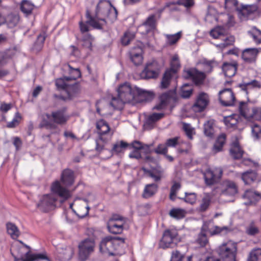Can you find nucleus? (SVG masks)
I'll return each instance as SVG.
<instances>
[{"instance_id":"1","label":"nucleus","mask_w":261,"mask_h":261,"mask_svg":"<svg viewBox=\"0 0 261 261\" xmlns=\"http://www.w3.org/2000/svg\"><path fill=\"white\" fill-rule=\"evenodd\" d=\"M51 193L41 195L37 204V208L43 212H47L56 206L58 197L63 202L71 196V193L66 187L62 186L58 180L54 181L50 188Z\"/></svg>"},{"instance_id":"2","label":"nucleus","mask_w":261,"mask_h":261,"mask_svg":"<svg viewBox=\"0 0 261 261\" xmlns=\"http://www.w3.org/2000/svg\"><path fill=\"white\" fill-rule=\"evenodd\" d=\"M117 97H113L110 105L115 109L121 110L125 103L135 104L137 87L132 86L128 83L119 86L117 90Z\"/></svg>"},{"instance_id":"3","label":"nucleus","mask_w":261,"mask_h":261,"mask_svg":"<svg viewBox=\"0 0 261 261\" xmlns=\"http://www.w3.org/2000/svg\"><path fill=\"white\" fill-rule=\"evenodd\" d=\"M125 239L120 237H112L108 236L103 238L99 245V251L109 256L115 255L117 252L116 251L119 249V247L123 246Z\"/></svg>"},{"instance_id":"4","label":"nucleus","mask_w":261,"mask_h":261,"mask_svg":"<svg viewBox=\"0 0 261 261\" xmlns=\"http://www.w3.org/2000/svg\"><path fill=\"white\" fill-rule=\"evenodd\" d=\"M210 35L214 38H220L222 40L221 43L216 45L217 47L221 49L232 45L234 42V37L228 35L227 29L222 27L215 28L210 32Z\"/></svg>"},{"instance_id":"5","label":"nucleus","mask_w":261,"mask_h":261,"mask_svg":"<svg viewBox=\"0 0 261 261\" xmlns=\"http://www.w3.org/2000/svg\"><path fill=\"white\" fill-rule=\"evenodd\" d=\"M95 247L93 239L87 238L82 241L78 245V260L86 261L94 252Z\"/></svg>"},{"instance_id":"6","label":"nucleus","mask_w":261,"mask_h":261,"mask_svg":"<svg viewBox=\"0 0 261 261\" xmlns=\"http://www.w3.org/2000/svg\"><path fill=\"white\" fill-rule=\"evenodd\" d=\"M237 244L228 241L221 245L218 250L219 256L223 261H236Z\"/></svg>"},{"instance_id":"7","label":"nucleus","mask_w":261,"mask_h":261,"mask_svg":"<svg viewBox=\"0 0 261 261\" xmlns=\"http://www.w3.org/2000/svg\"><path fill=\"white\" fill-rule=\"evenodd\" d=\"M178 241V233L176 229H166L160 241L159 246L163 249L173 247Z\"/></svg>"},{"instance_id":"8","label":"nucleus","mask_w":261,"mask_h":261,"mask_svg":"<svg viewBox=\"0 0 261 261\" xmlns=\"http://www.w3.org/2000/svg\"><path fill=\"white\" fill-rule=\"evenodd\" d=\"M96 128L99 135V138L96 140V150L98 151H101L104 147V144L107 142L108 140L102 137L110 130V127L108 123L103 120H100L96 123Z\"/></svg>"},{"instance_id":"9","label":"nucleus","mask_w":261,"mask_h":261,"mask_svg":"<svg viewBox=\"0 0 261 261\" xmlns=\"http://www.w3.org/2000/svg\"><path fill=\"white\" fill-rule=\"evenodd\" d=\"M223 171L220 168H216L214 170L210 168L203 173L205 183L210 186L216 184L221 177Z\"/></svg>"},{"instance_id":"10","label":"nucleus","mask_w":261,"mask_h":261,"mask_svg":"<svg viewBox=\"0 0 261 261\" xmlns=\"http://www.w3.org/2000/svg\"><path fill=\"white\" fill-rule=\"evenodd\" d=\"M65 79L60 78L56 81V86L59 89H62L65 91L69 99H71L77 93V86L76 85H68Z\"/></svg>"},{"instance_id":"11","label":"nucleus","mask_w":261,"mask_h":261,"mask_svg":"<svg viewBox=\"0 0 261 261\" xmlns=\"http://www.w3.org/2000/svg\"><path fill=\"white\" fill-rule=\"evenodd\" d=\"M154 14L149 16L146 20L138 28V32L141 34H146L156 29V20Z\"/></svg>"},{"instance_id":"12","label":"nucleus","mask_w":261,"mask_h":261,"mask_svg":"<svg viewBox=\"0 0 261 261\" xmlns=\"http://www.w3.org/2000/svg\"><path fill=\"white\" fill-rule=\"evenodd\" d=\"M159 71V69L156 62L148 63L141 72L140 77L143 79H154L158 77Z\"/></svg>"},{"instance_id":"13","label":"nucleus","mask_w":261,"mask_h":261,"mask_svg":"<svg viewBox=\"0 0 261 261\" xmlns=\"http://www.w3.org/2000/svg\"><path fill=\"white\" fill-rule=\"evenodd\" d=\"M219 96L220 101L223 106L229 107L234 104L236 98L231 89L226 88L220 91Z\"/></svg>"},{"instance_id":"14","label":"nucleus","mask_w":261,"mask_h":261,"mask_svg":"<svg viewBox=\"0 0 261 261\" xmlns=\"http://www.w3.org/2000/svg\"><path fill=\"white\" fill-rule=\"evenodd\" d=\"M210 102L208 94L204 92H200L197 97L196 101L193 106V110L195 112L203 111L208 106Z\"/></svg>"},{"instance_id":"15","label":"nucleus","mask_w":261,"mask_h":261,"mask_svg":"<svg viewBox=\"0 0 261 261\" xmlns=\"http://www.w3.org/2000/svg\"><path fill=\"white\" fill-rule=\"evenodd\" d=\"M202 232L209 233L211 236L217 235L220 234L224 230H227L228 229L227 227H219L215 225L214 223L211 221H205L201 228Z\"/></svg>"},{"instance_id":"16","label":"nucleus","mask_w":261,"mask_h":261,"mask_svg":"<svg viewBox=\"0 0 261 261\" xmlns=\"http://www.w3.org/2000/svg\"><path fill=\"white\" fill-rule=\"evenodd\" d=\"M186 76L190 78L196 85H200L204 83L206 77L204 72L200 71L195 68H191L186 71Z\"/></svg>"},{"instance_id":"17","label":"nucleus","mask_w":261,"mask_h":261,"mask_svg":"<svg viewBox=\"0 0 261 261\" xmlns=\"http://www.w3.org/2000/svg\"><path fill=\"white\" fill-rule=\"evenodd\" d=\"M238 192V186L233 181L225 180L221 186V192L225 195L233 196Z\"/></svg>"},{"instance_id":"18","label":"nucleus","mask_w":261,"mask_h":261,"mask_svg":"<svg viewBox=\"0 0 261 261\" xmlns=\"http://www.w3.org/2000/svg\"><path fill=\"white\" fill-rule=\"evenodd\" d=\"M111 4L106 1H100L97 5L95 13V17L100 21V16L106 17L108 14V12L111 9Z\"/></svg>"},{"instance_id":"19","label":"nucleus","mask_w":261,"mask_h":261,"mask_svg":"<svg viewBox=\"0 0 261 261\" xmlns=\"http://www.w3.org/2000/svg\"><path fill=\"white\" fill-rule=\"evenodd\" d=\"M174 98L175 93L173 91H170L163 93L160 97V103L156 105L154 109L157 110L163 109L168 103L174 100Z\"/></svg>"},{"instance_id":"20","label":"nucleus","mask_w":261,"mask_h":261,"mask_svg":"<svg viewBox=\"0 0 261 261\" xmlns=\"http://www.w3.org/2000/svg\"><path fill=\"white\" fill-rule=\"evenodd\" d=\"M137 92L135 98V104L141 103L144 101H149L151 100L154 96L152 92L145 91L137 87Z\"/></svg>"},{"instance_id":"21","label":"nucleus","mask_w":261,"mask_h":261,"mask_svg":"<svg viewBox=\"0 0 261 261\" xmlns=\"http://www.w3.org/2000/svg\"><path fill=\"white\" fill-rule=\"evenodd\" d=\"M65 109L52 112L51 116L53 119L54 124H64L68 119V116L65 113Z\"/></svg>"},{"instance_id":"22","label":"nucleus","mask_w":261,"mask_h":261,"mask_svg":"<svg viewBox=\"0 0 261 261\" xmlns=\"http://www.w3.org/2000/svg\"><path fill=\"white\" fill-rule=\"evenodd\" d=\"M143 50L140 47L132 48L129 51V57L131 61L136 65H139L143 62Z\"/></svg>"},{"instance_id":"23","label":"nucleus","mask_w":261,"mask_h":261,"mask_svg":"<svg viewBox=\"0 0 261 261\" xmlns=\"http://www.w3.org/2000/svg\"><path fill=\"white\" fill-rule=\"evenodd\" d=\"M258 53V50L256 48H246L242 51V58L246 63H253L255 61Z\"/></svg>"},{"instance_id":"24","label":"nucleus","mask_w":261,"mask_h":261,"mask_svg":"<svg viewBox=\"0 0 261 261\" xmlns=\"http://www.w3.org/2000/svg\"><path fill=\"white\" fill-rule=\"evenodd\" d=\"M164 116L163 113H154L148 116L145 121L144 127L145 129H151L153 128L156 121L160 120Z\"/></svg>"},{"instance_id":"25","label":"nucleus","mask_w":261,"mask_h":261,"mask_svg":"<svg viewBox=\"0 0 261 261\" xmlns=\"http://www.w3.org/2000/svg\"><path fill=\"white\" fill-rule=\"evenodd\" d=\"M61 181L66 187L71 186L74 181L73 171L69 169L64 170L61 174Z\"/></svg>"},{"instance_id":"26","label":"nucleus","mask_w":261,"mask_h":261,"mask_svg":"<svg viewBox=\"0 0 261 261\" xmlns=\"http://www.w3.org/2000/svg\"><path fill=\"white\" fill-rule=\"evenodd\" d=\"M86 17L87 18V20L86 21L87 23H89V24L95 29H101L106 24V21L105 19L102 18L100 19V22H99L98 19L96 20L91 16L89 10L86 11Z\"/></svg>"},{"instance_id":"27","label":"nucleus","mask_w":261,"mask_h":261,"mask_svg":"<svg viewBox=\"0 0 261 261\" xmlns=\"http://www.w3.org/2000/svg\"><path fill=\"white\" fill-rule=\"evenodd\" d=\"M73 254V249L70 247L61 248L58 250V258L61 261H68L72 257Z\"/></svg>"},{"instance_id":"28","label":"nucleus","mask_w":261,"mask_h":261,"mask_svg":"<svg viewBox=\"0 0 261 261\" xmlns=\"http://www.w3.org/2000/svg\"><path fill=\"white\" fill-rule=\"evenodd\" d=\"M239 87L242 91L244 92L246 95H248L249 90L253 88H260L261 85L258 81L253 80L249 82H243L239 85Z\"/></svg>"},{"instance_id":"29","label":"nucleus","mask_w":261,"mask_h":261,"mask_svg":"<svg viewBox=\"0 0 261 261\" xmlns=\"http://www.w3.org/2000/svg\"><path fill=\"white\" fill-rule=\"evenodd\" d=\"M239 87L242 91L244 92L246 95H248L249 90L253 88H260L261 85L258 81L253 80L249 82H243L239 85Z\"/></svg>"},{"instance_id":"30","label":"nucleus","mask_w":261,"mask_h":261,"mask_svg":"<svg viewBox=\"0 0 261 261\" xmlns=\"http://www.w3.org/2000/svg\"><path fill=\"white\" fill-rule=\"evenodd\" d=\"M125 221H118L117 223L108 222L107 227L111 233L113 234H120L122 232L123 230V226Z\"/></svg>"},{"instance_id":"31","label":"nucleus","mask_w":261,"mask_h":261,"mask_svg":"<svg viewBox=\"0 0 261 261\" xmlns=\"http://www.w3.org/2000/svg\"><path fill=\"white\" fill-rule=\"evenodd\" d=\"M239 111L242 116L246 119L250 120L253 119L254 112H253V108H249L244 102H241L239 105Z\"/></svg>"},{"instance_id":"32","label":"nucleus","mask_w":261,"mask_h":261,"mask_svg":"<svg viewBox=\"0 0 261 261\" xmlns=\"http://www.w3.org/2000/svg\"><path fill=\"white\" fill-rule=\"evenodd\" d=\"M158 190V186L155 184L146 185L144 189L142 196L145 199L149 198L154 196Z\"/></svg>"},{"instance_id":"33","label":"nucleus","mask_w":261,"mask_h":261,"mask_svg":"<svg viewBox=\"0 0 261 261\" xmlns=\"http://www.w3.org/2000/svg\"><path fill=\"white\" fill-rule=\"evenodd\" d=\"M229 152L231 156L235 160L241 159L244 153V150L237 142L232 143Z\"/></svg>"},{"instance_id":"34","label":"nucleus","mask_w":261,"mask_h":261,"mask_svg":"<svg viewBox=\"0 0 261 261\" xmlns=\"http://www.w3.org/2000/svg\"><path fill=\"white\" fill-rule=\"evenodd\" d=\"M77 211L72 209L73 211L76 213V215L81 218H84L89 214L90 207L88 205H85L84 202L79 200V203H75Z\"/></svg>"},{"instance_id":"35","label":"nucleus","mask_w":261,"mask_h":261,"mask_svg":"<svg viewBox=\"0 0 261 261\" xmlns=\"http://www.w3.org/2000/svg\"><path fill=\"white\" fill-rule=\"evenodd\" d=\"M42 120L39 124V127H45L48 129H53L56 127L54 124L51 114L46 113L42 115Z\"/></svg>"},{"instance_id":"36","label":"nucleus","mask_w":261,"mask_h":261,"mask_svg":"<svg viewBox=\"0 0 261 261\" xmlns=\"http://www.w3.org/2000/svg\"><path fill=\"white\" fill-rule=\"evenodd\" d=\"M237 64L236 63H224L222 66V70L226 76L231 77L234 76L237 72Z\"/></svg>"},{"instance_id":"37","label":"nucleus","mask_w":261,"mask_h":261,"mask_svg":"<svg viewBox=\"0 0 261 261\" xmlns=\"http://www.w3.org/2000/svg\"><path fill=\"white\" fill-rule=\"evenodd\" d=\"M5 23L10 28L16 27L20 21V17L17 14H10L5 17Z\"/></svg>"},{"instance_id":"38","label":"nucleus","mask_w":261,"mask_h":261,"mask_svg":"<svg viewBox=\"0 0 261 261\" xmlns=\"http://www.w3.org/2000/svg\"><path fill=\"white\" fill-rule=\"evenodd\" d=\"M43 260L50 261L48 257L45 254H30L29 252H27L25 258L23 259V261H40Z\"/></svg>"},{"instance_id":"39","label":"nucleus","mask_w":261,"mask_h":261,"mask_svg":"<svg viewBox=\"0 0 261 261\" xmlns=\"http://www.w3.org/2000/svg\"><path fill=\"white\" fill-rule=\"evenodd\" d=\"M257 174L253 170H248L242 173V179L245 184H250L256 178Z\"/></svg>"},{"instance_id":"40","label":"nucleus","mask_w":261,"mask_h":261,"mask_svg":"<svg viewBox=\"0 0 261 261\" xmlns=\"http://www.w3.org/2000/svg\"><path fill=\"white\" fill-rule=\"evenodd\" d=\"M7 231L8 233L13 239H16L19 236L20 233L19 229L15 224L11 222L6 224Z\"/></svg>"},{"instance_id":"41","label":"nucleus","mask_w":261,"mask_h":261,"mask_svg":"<svg viewBox=\"0 0 261 261\" xmlns=\"http://www.w3.org/2000/svg\"><path fill=\"white\" fill-rule=\"evenodd\" d=\"M226 135L224 134H221L217 139L215 143L213 151L216 153L218 152L222 151L224 144L225 143Z\"/></svg>"},{"instance_id":"42","label":"nucleus","mask_w":261,"mask_h":261,"mask_svg":"<svg viewBox=\"0 0 261 261\" xmlns=\"http://www.w3.org/2000/svg\"><path fill=\"white\" fill-rule=\"evenodd\" d=\"M175 73L172 72L171 70H166L164 73L162 81L161 87L163 89L167 88L170 84L171 80Z\"/></svg>"},{"instance_id":"43","label":"nucleus","mask_w":261,"mask_h":261,"mask_svg":"<svg viewBox=\"0 0 261 261\" xmlns=\"http://www.w3.org/2000/svg\"><path fill=\"white\" fill-rule=\"evenodd\" d=\"M128 146L129 144L123 141H118L113 145L112 151L117 154L121 153L128 148Z\"/></svg>"},{"instance_id":"44","label":"nucleus","mask_w":261,"mask_h":261,"mask_svg":"<svg viewBox=\"0 0 261 261\" xmlns=\"http://www.w3.org/2000/svg\"><path fill=\"white\" fill-rule=\"evenodd\" d=\"M166 44L168 45H172L176 44L181 37V32H178L174 34L165 35Z\"/></svg>"},{"instance_id":"45","label":"nucleus","mask_w":261,"mask_h":261,"mask_svg":"<svg viewBox=\"0 0 261 261\" xmlns=\"http://www.w3.org/2000/svg\"><path fill=\"white\" fill-rule=\"evenodd\" d=\"M45 38L46 35L45 33H44L40 34L38 36L37 40L33 47V49L34 51L38 52L42 49L44 45V42L45 40Z\"/></svg>"},{"instance_id":"46","label":"nucleus","mask_w":261,"mask_h":261,"mask_svg":"<svg viewBox=\"0 0 261 261\" xmlns=\"http://www.w3.org/2000/svg\"><path fill=\"white\" fill-rule=\"evenodd\" d=\"M186 212L184 209L180 208H173L169 212V215L175 219H180L186 216Z\"/></svg>"},{"instance_id":"47","label":"nucleus","mask_w":261,"mask_h":261,"mask_svg":"<svg viewBox=\"0 0 261 261\" xmlns=\"http://www.w3.org/2000/svg\"><path fill=\"white\" fill-rule=\"evenodd\" d=\"M239 116L237 115L233 114L224 117V122L228 127L235 126L238 122Z\"/></svg>"},{"instance_id":"48","label":"nucleus","mask_w":261,"mask_h":261,"mask_svg":"<svg viewBox=\"0 0 261 261\" xmlns=\"http://www.w3.org/2000/svg\"><path fill=\"white\" fill-rule=\"evenodd\" d=\"M34 5L27 0H23L20 5L21 11L26 15L32 13L34 9Z\"/></svg>"},{"instance_id":"49","label":"nucleus","mask_w":261,"mask_h":261,"mask_svg":"<svg viewBox=\"0 0 261 261\" xmlns=\"http://www.w3.org/2000/svg\"><path fill=\"white\" fill-rule=\"evenodd\" d=\"M68 67L69 68V74L70 76H65V79L67 81L70 80H76L81 76V73L79 68H74L71 66L70 65L68 64Z\"/></svg>"},{"instance_id":"50","label":"nucleus","mask_w":261,"mask_h":261,"mask_svg":"<svg viewBox=\"0 0 261 261\" xmlns=\"http://www.w3.org/2000/svg\"><path fill=\"white\" fill-rule=\"evenodd\" d=\"M149 176L152 178L154 181H160L163 176L164 170L163 169H154L151 171H148Z\"/></svg>"},{"instance_id":"51","label":"nucleus","mask_w":261,"mask_h":261,"mask_svg":"<svg viewBox=\"0 0 261 261\" xmlns=\"http://www.w3.org/2000/svg\"><path fill=\"white\" fill-rule=\"evenodd\" d=\"M171 68L168 70H171L172 72L175 74L177 70L179 68L180 65L179 58L177 55H174L170 62Z\"/></svg>"},{"instance_id":"52","label":"nucleus","mask_w":261,"mask_h":261,"mask_svg":"<svg viewBox=\"0 0 261 261\" xmlns=\"http://www.w3.org/2000/svg\"><path fill=\"white\" fill-rule=\"evenodd\" d=\"M248 261H261V249L252 250L249 253Z\"/></svg>"},{"instance_id":"53","label":"nucleus","mask_w":261,"mask_h":261,"mask_svg":"<svg viewBox=\"0 0 261 261\" xmlns=\"http://www.w3.org/2000/svg\"><path fill=\"white\" fill-rule=\"evenodd\" d=\"M249 34L252 37L253 41L257 44L261 43V31L256 28H253Z\"/></svg>"},{"instance_id":"54","label":"nucleus","mask_w":261,"mask_h":261,"mask_svg":"<svg viewBox=\"0 0 261 261\" xmlns=\"http://www.w3.org/2000/svg\"><path fill=\"white\" fill-rule=\"evenodd\" d=\"M204 132L206 136L212 137L214 134L213 122L207 121L204 124Z\"/></svg>"},{"instance_id":"55","label":"nucleus","mask_w":261,"mask_h":261,"mask_svg":"<svg viewBox=\"0 0 261 261\" xmlns=\"http://www.w3.org/2000/svg\"><path fill=\"white\" fill-rule=\"evenodd\" d=\"M135 38V34L129 31L126 32L122 37L121 41L124 45H128Z\"/></svg>"},{"instance_id":"56","label":"nucleus","mask_w":261,"mask_h":261,"mask_svg":"<svg viewBox=\"0 0 261 261\" xmlns=\"http://www.w3.org/2000/svg\"><path fill=\"white\" fill-rule=\"evenodd\" d=\"M225 21L223 22V25L222 26L224 28H229L234 24V20L233 17L230 14H225L223 15Z\"/></svg>"},{"instance_id":"57","label":"nucleus","mask_w":261,"mask_h":261,"mask_svg":"<svg viewBox=\"0 0 261 261\" xmlns=\"http://www.w3.org/2000/svg\"><path fill=\"white\" fill-rule=\"evenodd\" d=\"M197 242L201 247L205 246L208 243V239L206 233L204 232H202L201 230V232L199 234L197 239Z\"/></svg>"},{"instance_id":"58","label":"nucleus","mask_w":261,"mask_h":261,"mask_svg":"<svg viewBox=\"0 0 261 261\" xmlns=\"http://www.w3.org/2000/svg\"><path fill=\"white\" fill-rule=\"evenodd\" d=\"M181 186L180 184L178 182H175L170 189V198L172 200H174L175 199L176 194L177 191L179 190Z\"/></svg>"},{"instance_id":"59","label":"nucleus","mask_w":261,"mask_h":261,"mask_svg":"<svg viewBox=\"0 0 261 261\" xmlns=\"http://www.w3.org/2000/svg\"><path fill=\"white\" fill-rule=\"evenodd\" d=\"M154 151L158 154L166 155L168 152V148L165 144H160L154 149Z\"/></svg>"},{"instance_id":"60","label":"nucleus","mask_w":261,"mask_h":261,"mask_svg":"<svg viewBox=\"0 0 261 261\" xmlns=\"http://www.w3.org/2000/svg\"><path fill=\"white\" fill-rule=\"evenodd\" d=\"M118 12L116 9L113 7L111 6V9L109 10L108 14L106 15V16L112 21L116 20L117 18Z\"/></svg>"},{"instance_id":"61","label":"nucleus","mask_w":261,"mask_h":261,"mask_svg":"<svg viewBox=\"0 0 261 261\" xmlns=\"http://www.w3.org/2000/svg\"><path fill=\"white\" fill-rule=\"evenodd\" d=\"M186 196L184 198H181L188 203L193 204L196 201V195L194 193H185Z\"/></svg>"},{"instance_id":"62","label":"nucleus","mask_w":261,"mask_h":261,"mask_svg":"<svg viewBox=\"0 0 261 261\" xmlns=\"http://www.w3.org/2000/svg\"><path fill=\"white\" fill-rule=\"evenodd\" d=\"M94 38L90 34L86 35L84 39V46L89 48L92 49V43L94 41Z\"/></svg>"},{"instance_id":"63","label":"nucleus","mask_w":261,"mask_h":261,"mask_svg":"<svg viewBox=\"0 0 261 261\" xmlns=\"http://www.w3.org/2000/svg\"><path fill=\"white\" fill-rule=\"evenodd\" d=\"M188 86V85H184L181 88V96L183 98H189L192 94L193 89L191 87H189L187 89Z\"/></svg>"},{"instance_id":"64","label":"nucleus","mask_w":261,"mask_h":261,"mask_svg":"<svg viewBox=\"0 0 261 261\" xmlns=\"http://www.w3.org/2000/svg\"><path fill=\"white\" fill-rule=\"evenodd\" d=\"M252 133L253 136L256 138H261V127L254 124L251 126Z\"/></svg>"}]
</instances>
